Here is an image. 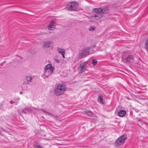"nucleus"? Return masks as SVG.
<instances>
[{
    "instance_id": "f257e3e1",
    "label": "nucleus",
    "mask_w": 148,
    "mask_h": 148,
    "mask_svg": "<svg viewBox=\"0 0 148 148\" xmlns=\"http://www.w3.org/2000/svg\"><path fill=\"white\" fill-rule=\"evenodd\" d=\"M93 10L95 12L97 13L96 15H94V17H95L96 20H97L102 16V15L100 13H106L107 12L108 10V7L107 6L104 8H94Z\"/></svg>"
},
{
    "instance_id": "f03ea898",
    "label": "nucleus",
    "mask_w": 148,
    "mask_h": 148,
    "mask_svg": "<svg viewBox=\"0 0 148 148\" xmlns=\"http://www.w3.org/2000/svg\"><path fill=\"white\" fill-rule=\"evenodd\" d=\"M66 89V86L65 84H59L55 87L54 93L56 96H60L64 93Z\"/></svg>"
},
{
    "instance_id": "7ed1b4c3",
    "label": "nucleus",
    "mask_w": 148,
    "mask_h": 148,
    "mask_svg": "<svg viewBox=\"0 0 148 148\" xmlns=\"http://www.w3.org/2000/svg\"><path fill=\"white\" fill-rule=\"evenodd\" d=\"M92 49L91 47L83 49L81 52L79 53L78 54V58L79 59H82L86 56L92 53Z\"/></svg>"
},
{
    "instance_id": "20e7f679",
    "label": "nucleus",
    "mask_w": 148,
    "mask_h": 148,
    "mask_svg": "<svg viewBox=\"0 0 148 148\" xmlns=\"http://www.w3.org/2000/svg\"><path fill=\"white\" fill-rule=\"evenodd\" d=\"M135 55L132 54H127L125 58H122V60L126 63L130 64L134 62Z\"/></svg>"
},
{
    "instance_id": "39448f33",
    "label": "nucleus",
    "mask_w": 148,
    "mask_h": 148,
    "mask_svg": "<svg viewBox=\"0 0 148 148\" xmlns=\"http://www.w3.org/2000/svg\"><path fill=\"white\" fill-rule=\"evenodd\" d=\"M127 139L126 135H123L120 136L115 143V145L116 147H119L125 143Z\"/></svg>"
},
{
    "instance_id": "423d86ee",
    "label": "nucleus",
    "mask_w": 148,
    "mask_h": 148,
    "mask_svg": "<svg viewBox=\"0 0 148 148\" xmlns=\"http://www.w3.org/2000/svg\"><path fill=\"white\" fill-rule=\"evenodd\" d=\"M86 64L87 63L85 62H83L80 64L79 66H78V70L80 73H82L86 70L87 66Z\"/></svg>"
},
{
    "instance_id": "0eeeda50",
    "label": "nucleus",
    "mask_w": 148,
    "mask_h": 148,
    "mask_svg": "<svg viewBox=\"0 0 148 148\" xmlns=\"http://www.w3.org/2000/svg\"><path fill=\"white\" fill-rule=\"evenodd\" d=\"M77 7L78 4L77 3L75 2H72L67 8V10L70 11H76Z\"/></svg>"
},
{
    "instance_id": "6e6552de",
    "label": "nucleus",
    "mask_w": 148,
    "mask_h": 148,
    "mask_svg": "<svg viewBox=\"0 0 148 148\" xmlns=\"http://www.w3.org/2000/svg\"><path fill=\"white\" fill-rule=\"evenodd\" d=\"M53 42L51 41H48L45 42L43 45V48L44 49H46L52 46Z\"/></svg>"
},
{
    "instance_id": "1a4fd4ad",
    "label": "nucleus",
    "mask_w": 148,
    "mask_h": 148,
    "mask_svg": "<svg viewBox=\"0 0 148 148\" xmlns=\"http://www.w3.org/2000/svg\"><path fill=\"white\" fill-rule=\"evenodd\" d=\"M54 71V69H51V70H45L44 72V75L46 76V77H48L51 75L52 73Z\"/></svg>"
},
{
    "instance_id": "9d476101",
    "label": "nucleus",
    "mask_w": 148,
    "mask_h": 148,
    "mask_svg": "<svg viewBox=\"0 0 148 148\" xmlns=\"http://www.w3.org/2000/svg\"><path fill=\"white\" fill-rule=\"evenodd\" d=\"M57 51H58L59 53L61 54L63 58H65L64 54H65V52L64 49L59 47H58L57 48Z\"/></svg>"
},
{
    "instance_id": "9b49d317",
    "label": "nucleus",
    "mask_w": 148,
    "mask_h": 148,
    "mask_svg": "<svg viewBox=\"0 0 148 148\" xmlns=\"http://www.w3.org/2000/svg\"><path fill=\"white\" fill-rule=\"evenodd\" d=\"M55 20L51 21L50 23V25L48 27V29L49 30H53L54 28V25L53 24Z\"/></svg>"
},
{
    "instance_id": "f8f14e48",
    "label": "nucleus",
    "mask_w": 148,
    "mask_h": 148,
    "mask_svg": "<svg viewBox=\"0 0 148 148\" xmlns=\"http://www.w3.org/2000/svg\"><path fill=\"white\" fill-rule=\"evenodd\" d=\"M126 114V112L124 110L120 111L118 113V115L120 117H123Z\"/></svg>"
},
{
    "instance_id": "ddd939ff",
    "label": "nucleus",
    "mask_w": 148,
    "mask_h": 148,
    "mask_svg": "<svg viewBox=\"0 0 148 148\" xmlns=\"http://www.w3.org/2000/svg\"><path fill=\"white\" fill-rule=\"evenodd\" d=\"M53 69L54 70L55 69V68L53 67L51 64H48L45 67V70H51V69Z\"/></svg>"
},
{
    "instance_id": "4468645a",
    "label": "nucleus",
    "mask_w": 148,
    "mask_h": 148,
    "mask_svg": "<svg viewBox=\"0 0 148 148\" xmlns=\"http://www.w3.org/2000/svg\"><path fill=\"white\" fill-rule=\"evenodd\" d=\"M97 100L99 103H101L103 104V97L102 96H99Z\"/></svg>"
},
{
    "instance_id": "2eb2a0df",
    "label": "nucleus",
    "mask_w": 148,
    "mask_h": 148,
    "mask_svg": "<svg viewBox=\"0 0 148 148\" xmlns=\"http://www.w3.org/2000/svg\"><path fill=\"white\" fill-rule=\"evenodd\" d=\"M29 112V110L27 107H26L25 109L22 111V112L24 113H27V112Z\"/></svg>"
},
{
    "instance_id": "dca6fc26",
    "label": "nucleus",
    "mask_w": 148,
    "mask_h": 148,
    "mask_svg": "<svg viewBox=\"0 0 148 148\" xmlns=\"http://www.w3.org/2000/svg\"><path fill=\"white\" fill-rule=\"evenodd\" d=\"M145 49L147 51H148V39L146 41L145 44Z\"/></svg>"
},
{
    "instance_id": "f3484780",
    "label": "nucleus",
    "mask_w": 148,
    "mask_h": 148,
    "mask_svg": "<svg viewBox=\"0 0 148 148\" xmlns=\"http://www.w3.org/2000/svg\"><path fill=\"white\" fill-rule=\"evenodd\" d=\"M32 79V77L30 76H27L26 77V79L28 82L30 81Z\"/></svg>"
},
{
    "instance_id": "a211bd4d",
    "label": "nucleus",
    "mask_w": 148,
    "mask_h": 148,
    "mask_svg": "<svg viewBox=\"0 0 148 148\" xmlns=\"http://www.w3.org/2000/svg\"><path fill=\"white\" fill-rule=\"evenodd\" d=\"M97 62L96 60H92V64L93 66H95L97 64Z\"/></svg>"
},
{
    "instance_id": "6ab92c4d",
    "label": "nucleus",
    "mask_w": 148,
    "mask_h": 148,
    "mask_svg": "<svg viewBox=\"0 0 148 148\" xmlns=\"http://www.w3.org/2000/svg\"><path fill=\"white\" fill-rule=\"evenodd\" d=\"M86 114L90 116H91L92 115V112L90 111H88Z\"/></svg>"
},
{
    "instance_id": "aec40b11",
    "label": "nucleus",
    "mask_w": 148,
    "mask_h": 148,
    "mask_svg": "<svg viewBox=\"0 0 148 148\" xmlns=\"http://www.w3.org/2000/svg\"><path fill=\"white\" fill-rule=\"evenodd\" d=\"M35 148H43V147L40 145H36L35 146Z\"/></svg>"
},
{
    "instance_id": "412c9836",
    "label": "nucleus",
    "mask_w": 148,
    "mask_h": 148,
    "mask_svg": "<svg viewBox=\"0 0 148 148\" xmlns=\"http://www.w3.org/2000/svg\"><path fill=\"white\" fill-rule=\"evenodd\" d=\"M95 28V27H90L89 28V30L90 31H92Z\"/></svg>"
},
{
    "instance_id": "4be33fe9",
    "label": "nucleus",
    "mask_w": 148,
    "mask_h": 148,
    "mask_svg": "<svg viewBox=\"0 0 148 148\" xmlns=\"http://www.w3.org/2000/svg\"><path fill=\"white\" fill-rule=\"evenodd\" d=\"M18 103V101H13V104H14L15 105H16L17 104V103Z\"/></svg>"
},
{
    "instance_id": "5701e85b",
    "label": "nucleus",
    "mask_w": 148,
    "mask_h": 148,
    "mask_svg": "<svg viewBox=\"0 0 148 148\" xmlns=\"http://www.w3.org/2000/svg\"><path fill=\"white\" fill-rule=\"evenodd\" d=\"M55 61L57 63H59V61L57 59H55Z\"/></svg>"
},
{
    "instance_id": "b1692460",
    "label": "nucleus",
    "mask_w": 148,
    "mask_h": 148,
    "mask_svg": "<svg viewBox=\"0 0 148 148\" xmlns=\"http://www.w3.org/2000/svg\"><path fill=\"white\" fill-rule=\"evenodd\" d=\"M13 101H12V100L11 101H10V103H11V104H12V103H13Z\"/></svg>"
},
{
    "instance_id": "393cba45",
    "label": "nucleus",
    "mask_w": 148,
    "mask_h": 148,
    "mask_svg": "<svg viewBox=\"0 0 148 148\" xmlns=\"http://www.w3.org/2000/svg\"><path fill=\"white\" fill-rule=\"evenodd\" d=\"M35 109H37V108H34Z\"/></svg>"
},
{
    "instance_id": "a878e982",
    "label": "nucleus",
    "mask_w": 148,
    "mask_h": 148,
    "mask_svg": "<svg viewBox=\"0 0 148 148\" xmlns=\"http://www.w3.org/2000/svg\"><path fill=\"white\" fill-rule=\"evenodd\" d=\"M1 133V131H0V133Z\"/></svg>"
}]
</instances>
